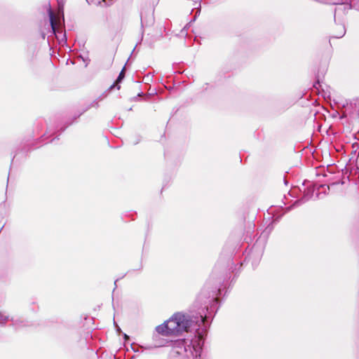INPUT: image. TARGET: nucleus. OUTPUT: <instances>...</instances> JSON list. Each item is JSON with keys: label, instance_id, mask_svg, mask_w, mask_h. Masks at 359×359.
Here are the masks:
<instances>
[{"label": "nucleus", "instance_id": "nucleus-1", "mask_svg": "<svg viewBox=\"0 0 359 359\" xmlns=\"http://www.w3.org/2000/svg\"><path fill=\"white\" fill-rule=\"evenodd\" d=\"M189 321L186 316L177 313L172 315L168 320L156 327L157 332L163 336L178 335L182 332H187Z\"/></svg>", "mask_w": 359, "mask_h": 359}, {"label": "nucleus", "instance_id": "nucleus-3", "mask_svg": "<svg viewBox=\"0 0 359 359\" xmlns=\"http://www.w3.org/2000/svg\"><path fill=\"white\" fill-rule=\"evenodd\" d=\"M50 21L52 29L55 32L56 20H55V15L52 11H50Z\"/></svg>", "mask_w": 359, "mask_h": 359}, {"label": "nucleus", "instance_id": "nucleus-2", "mask_svg": "<svg viewBox=\"0 0 359 359\" xmlns=\"http://www.w3.org/2000/svg\"><path fill=\"white\" fill-rule=\"evenodd\" d=\"M125 72H126V67H123V69H121V72L119 73V75H118V78L116 79L115 83L111 86V88L116 86L118 90H119L121 88V86H119V83L124 79V77H125Z\"/></svg>", "mask_w": 359, "mask_h": 359}]
</instances>
